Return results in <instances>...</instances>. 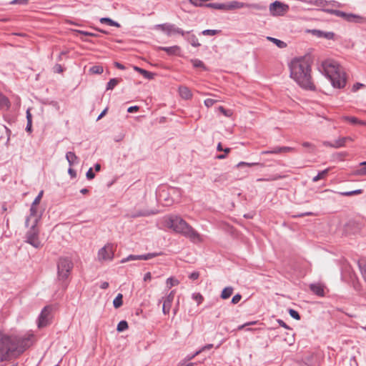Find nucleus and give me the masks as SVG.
<instances>
[{"instance_id": "1", "label": "nucleus", "mask_w": 366, "mask_h": 366, "mask_svg": "<svg viewBox=\"0 0 366 366\" xmlns=\"http://www.w3.org/2000/svg\"><path fill=\"white\" fill-rule=\"evenodd\" d=\"M34 342V335L5 334L0 332V362L9 361L23 354Z\"/></svg>"}, {"instance_id": "2", "label": "nucleus", "mask_w": 366, "mask_h": 366, "mask_svg": "<svg viewBox=\"0 0 366 366\" xmlns=\"http://www.w3.org/2000/svg\"><path fill=\"white\" fill-rule=\"evenodd\" d=\"M290 76L302 89L315 91L311 65L305 58H295L289 64Z\"/></svg>"}, {"instance_id": "3", "label": "nucleus", "mask_w": 366, "mask_h": 366, "mask_svg": "<svg viewBox=\"0 0 366 366\" xmlns=\"http://www.w3.org/2000/svg\"><path fill=\"white\" fill-rule=\"evenodd\" d=\"M165 225L174 232L189 239L194 243L202 242L201 235L183 218L178 215H170L165 219Z\"/></svg>"}, {"instance_id": "4", "label": "nucleus", "mask_w": 366, "mask_h": 366, "mask_svg": "<svg viewBox=\"0 0 366 366\" xmlns=\"http://www.w3.org/2000/svg\"><path fill=\"white\" fill-rule=\"evenodd\" d=\"M325 76L329 79L335 88H344L347 83L345 72L341 71L340 66L335 62L325 61L322 64Z\"/></svg>"}, {"instance_id": "5", "label": "nucleus", "mask_w": 366, "mask_h": 366, "mask_svg": "<svg viewBox=\"0 0 366 366\" xmlns=\"http://www.w3.org/2000/svg\"><path fill=\"white\" fill-rule=\"evenodd\" d=\"M74 264L68 257H60L57 262V281L63 291H65L69 284V277L73 269Z\"/></svg>"}, {"instance_id": "6", "label": "nucleus", "mask_w": 366, "mask_h": 366, "mask_svg": "<svg viewBox=\"0 0 366 366\" xmlns=\"http://www.w3.org/2000/svg\"><path fill=\"white\" fill-rule=\"evenodd\" d=\"M242 8L253 9L258 11H265L267 9L265 6L259 4H248L235 0L226 3H217V10L228 11Z\"/></svg>"}, {"instance_id": "7", "label": "nucleus", "mask_w": 366, "mask_h": 366, "mask_svg": "<svg viewBox=\"0 0 366 366\" xmlns=\"http://www.w3.org/2000/svg\"><path fill=\"white\" fill-rule=\"evenodd\" d=\"M38 219H35L33 224L26 233L25 242L31 244L36 249H39L43 247L39 239V229L37 227Z\"/></svg>"}, {"instance_id": "8", "label": "nucleus", "mask_w": 366, "mask_h": 366, "mask_svg": "<svg viewBox=\"0 0 366 366\" xmlns=\"http://www.w3.org/2000/svg\"><path fill=\"white\" fill-rule=\"evenodd\" d=\"M154 29L160 30L165 33L168 36L173 34H179L184 36L185 32L180 28L177 27L175 24L164 23L161 24H156L154 26Z\"/></svg>"}, {"instance_id": "9", "label": "nucleus", "mask_w": 366, "mask_h": 366, "mask_svg": "<svg viewBox=\"0 0 366 366\" xmlns=\"http://www.w3.org/2000/svg\"><path fill=\"white\" fill-rule=\"evenodd\" d=\"M269 13L273 16H284L290 10L289 5L280 1H275L269 6Z\"/></svg>"}, {"instance_id": "10", "label": "nucleus", "mask_w": 366, "mask_h": 366, "mask_svg": "<svg viewBox=\"0 0 366 366\" xmlns=\"http://www.w3.org/2000/svg\"><path fill=\"white\" fill-rule=\"evenodd\" d=\"M51 311L52 307L50 305H46L41 310L37 320V327L39 328L45 327L51 324Z\"/></svg>"}, {"instance_id": "11", "label": "nucleus", "mask_w": 366, "mask_h": 366, "mask_svg": "<svg viewBox=\"0 0 366 366\" xmlns=\"http://www.w3.org/2000/svg\"><path fill=\"white\" fill-rule=\"evenodd\" d=\"M114 244L111 243H107L98 252V258L99 260H112L114 259Z\"/></svg>"}, {"instance_id": "12", "label": "nucleus", "mask_w": 366, "mask_h": 366, "mask_svg": "<svg viewBox=\"0 0 366 366\" xmlns=\"http://www.w3.org/2000/svg\"><path fill=\"white\" fill-rule=\"evenodd\" d=\"M295 148L291 147H275L268 150L262 151L261 154H277L294 152Z\"/></svg>"}, {"instance_id": "13", "label": "nucleus", "mask_w": 366, "mask_h": 366, "mask_svg": "<svg viewBox=\"0 0 366 366\" xmlns=\"http://www.w3.org/2000/svg\"><path fill=\"white\" fill-rule=\"evenodd\" d=\"M174 290H172L164 298L163 301L162 312L164 315L169 313L172 302L174 298Z\"/></svg>"}, {"instance_id": "14", "label": "nucleus", "mask_w": 366, "mask_h": 366, "mask_svg": "<svg viewBox=\"0 0 366 366\" xmlns=\"http://www.w3.org/2000/svg\"><path fill=\"white\" fill-rule=\"evenodd\" d=\"M159 50L164 51L169 56H180L181 48L177 45L172 46H159Z\"/></svg>"}, {"instance_id": "15", "label": "nucleus", "mask_w": 366, "mask_h": 366, "mask_svg": "<svg viewBox=\"0 0 366 366\" xmlns=\"http://www.w3.org/2000/svg\"><path fill=\"white\" fill-rule=\"evenodd\" d=\"M310 290L318 297H325V287L322 284L315 283L310 285Z\"/></svg>"}, {"instance_id": "16", "label": "nucleus", "mask_w": 366, "mask_h": 366, "mask_svg": "<svg viewBox=\"0 0 366 366\" xmlns=\"http://www.w3.org/2000/svg\"><path fill=\"white\" fill-rule=\"evenodd\" d=\"M320 10L327 14H330L335 15L338 17H341L343 19H345V21H347L348 13H346V12L340 11V10H337V9H320Z\"/></svg>"}, {"instance_id": "17", "label": "nucleus", "mask_w": 366, "mask_h": 366, "mask_svg": "<svg viewBox=\"0 0 366 366\" xmlns=\"http://www.w3.org/2000/svg\"><path fill=\"white\" fill-rule=\"evenodd\" d=\"M345 139L343 137L339 138L338 139L335 140L334 143H332L328 141H325L323 142V145L328 147L335 148L338 149L340 147H343L345 146Z\"/></svg>"}, {"instance_id": "18", "label": "nucleus", "mask_w": 366, "mask_h": 366, "mask_svg": "<svg viewBox=\"0 0 366 366\" xmlns=\"http://www.w3.org/2000/svg\"><path fill=\"white\" fill-rule=\"evenodd\" d=\"M346 21L351 23L362 24L366 21V19L358 14L348 13Z\"/></svg>"}, {"instance_id": "19", "label": "nucleus", "mask_w": 366, "mask_h": 366, "mask_svg": "<svg viewBox=\"0 0 366 366\" xmlns=\"http://www.w3.org/2000/svg\"><path fill=\"white\" fill-rule=\"evenodd\" d=\"M66 159L69 163V167L77 164L79 162V158L73 152H67L66 154Z\"/></svg>"}, {"instance_id": "20", "label": "nucleus", "mask_w": 366, "mask_h": 366, "mask_svg": "<svg viewBox=\"0 0 366 366\" xmlns=\"http://www.w3.org/2000/svg\"><path fill=\"white\" fill-rule=\"evenodd\" d=\"M133 69L134 71L139 72L140 74H142L145 79H153L156 74L152 73L151 71H147L142 68H140L137 66H134Z\"/></svg>"}, {"instance_id": "21", "label": "nucleus", "mask_w": 366, "mask_h": 366, "mask_svg": "<svg viewBox=\"0 0 366 366\" xmlns=\"http://www.w3.org/2000/svg\"><path fill=\"white\" fill-rule=\"evenodd\" d=\"M179 93L180 97L184 99H190L192 97V93L191 90L184 86H180L179 87Z\"/></svg>"}, {"instance_id": "22", "label": "nucleus", "mask_w": 366, "mask_h": 366, "mask_svg": "<svg viewBox=\"0 0 366 366\" xmlns=\"http://www.w3.org/2000/svg\"><path fill=\"white\" fill-rule=\"evenodd\" d=\"M11 107V102L8 97L0 92V109L9 110Z\"/></svg>"}, {"instance_id": "23", "label": "nucleus", "mask_w": 366, "mask_h": 366, "mask_svg": "<svg viewBox=\"0 0 366 366\" xmlns=\"http://www.w3.org/2000/svg\"><path fill=\"white\" fill-rule=\"evenodd\" d=\"M342 119L348 122L351 124H360L366 126V122L359 119L358 118L355 117H350V116H344L342 117Z\"/></svg>"}, {"instance_id": "24", "label": "nucleus", "mask_w": 366, "mask_h": 366, "mask_svg": "<svg viewBox=\"0 0 366 366\" xmlns=\"http://www.w3.org/2000/svg\"><path fill=\"white\" fill-rule=\"evenodd\" d=\"M357 264L360 270L361 274L366 282V258H360L357 262Z\"/></svg>"}, {"instance_id": "25", "label": "nucleus", "mask_w": 366, "mask_h": 366, "mask_svg": "<svg viewBox=\"0 0 366 366\" xmlns=\"http://www.w3.org/2000/svg\"><path fill=\"white\" fill-rule=\"evenodd\" d=\"M162 254V252H151L145 254L136 255V260H148Z\"/></svg>"}, {"instance_id": "26", "label": "nucleus", "mask_w": 366, "mask_h": 366, "mask_svg": "<svg viewBox=\"0 0 366 366\" xmlns=\"http://www.w3.org/2000/svg\"><path fill=\"white\" fill-rule=\"evenodd\" d=\"M287 177V175L285 174H272L269 176L267 178H259L257 179L258 182H271V181H276L278 179H284Z\"/></svg>"}, {"instance_id": "27", "label": "nucleus", "mask_w": 366, "mask_h": 366, "mask_svg": "<svg viewBox=\"0 0 366 366\" xmlns=\"http://www.w3.org/2000/svg\"><path fill=\"white\" fill-rule=\"evenodd\" d=\"M155 212L152 211H148V210H141V211H137L130 214L131 218H137L139 217H148L151 214H154Z\"/></svg>"}, {"instance_id": "28", "label": "nucleus", "mask_w": 366, "mask_h": 366, "mask_svg": "<svg viewBox=\"0 0 366 366\" xmlns=\"http://www.w3.org/2000/svg\"><path fill=\"white\" fill-rule=\"evenodd\" d=\"M233 290H234V289L232 287H224L221 292L220 297L222 300L228 299L232 295Z\"/></svg>"}, {"instance_id": "29", "label": "nucleus", "mask_w": 366, "mask_h": 366, "mask_svg": "<svg viewBox=\"0 0 366 366\" xmlns=\"http://www.w3.org/2000/svg\"><path fill=\"white\" fill-rule=\"evenodd\" d=\"M99 21L102 24H106L109 26H115L117 28L120 27V24L117 21H115L109 17H102L100 19Z\"/></svg>"}, {"instance_id": "30", "label": "nucleus", "mask_w": 366, "mask_h": 366, "mask_svg": "<svg viewBox=\"0 0 366 366\" xmlns=\"http://www.w3.org/2000/svg\"><path fill=\"white\" fill-rule=\"evenodd\" d=\"M194 68H201L204 71H207V68L202 61L198 59H192L190 60Z\"/></svg>"}, {"instance_id": "31", "label": "nucleus", "mask_w": 366, "mask_h": 366, "mask_svg": "<svg viewBox=\"0 0 366 366\" xmlns=\"http://www.w3.org/2000/svg\"><path fill=\"white\" fill-rule=\"evenodd\" d=\"M167 194H166V193L164 192V191H163V192L159 194V201H161V202H162V200H164L163 204H164L165 206H169V205H171V204H173L174 200H173V199H170V198H169V197H167L166 196Z\"/></svg>"}, {"instance_id": "32", "label": "nucleus", "mask_w": 366, "mask_h": 366, "mask_svg": "<svg viewBox=\"0 0 366 366\" xmlns=\"http://www.w3.org/2000/svg\"><path fill=\"white\" fill-rule=\"evenodd\" d=\"M121 80H122L121 79H118V78H112V79H111L107 82L106 89L107 90H112V89H113L121 81Z\"/></svg>"}, {"instance_id": "33", "label": "nucleus", "mask_w": 366, "mask_h": 366, "mask_svg": "<svg viewBox=\"0 0 366 366\" xmlns=\"http://www.w3.org/2000/svg\"><path fill=\"white\" fill-rule=\"evenodd\" d=\"M123 305V295L121 293H119L117 297L114 298L113 301L114 307L117 309L119 308Z\"/></svg>"}, {"instance_id": "34", "label": "nucleus", "mask_w": 366, "mask_h": 366, "mask_svg": "<svg viewBox=\"0 0 366 366\" xmlns=\"http://www.w3.org/2000/svg\"><path fill=\"white\" fill-rule=\"evenodd\" d=\"M355 174L358 176L366 175V162H362L360 164V168L355 172Z\"/></svg>"}, {"instance_id": "35", "label": "nucleus", "mask_w": 366, "mask_h": 366, "mask_svg": "<svg viewBox=\"0 0 366 366\" xmlns=\"http://www.w3.org/2000/svg\"><path fill=\"white\" fill-rule=\"evenodd\" d=\"M330 169L327 168L321 172H319L318 174L313 177L312 182H316L319 181L320 179H323L329 172Z\"/></svg>"}, {"instance_id": "36", "label": "nucleus", "mask_w": 366, "mask_h": 366, "mask_svg": "<svg viewBox=\"0 0 366 366\" xmlns=\"http://www.w3.org/2000/svg\"><path fill=\"white\" fill-rule=\"evenodd\" d=\"M243 166H247L249 167H253V166H259L261 167H264V164L263 163H260V162L249 163V162H240L237 164V167H241Z\"/></svg>"}, {"instance_id": "37", "label": "nucleus", "mask_w": 366, "mask_h": 366, "mask_svg": "<svg viewBox=\"0 0 366 366\" xmlns=\"http://www.w3.org/2000/svg\"><path fill=\"white\" fill-rule=\"evenodd\" d=\"M362 192H363L362 189H355V190H352V191H350V192H339V194L341 196L350 197V196H352V195L360 194Z\"/></svg>"}, {"instance_id": "38", "label": "nucleus", "mask_w": 366, "mask_h": 366, "mask_svg": "<svg viewBox=\"0 0 366 366\" xmlns=\"http://www.w3.org/2000/svg\"><path fill=\"white\" fill-rule=\"evenodd\" d=\"M267 39L277 45L279 48L283 49L287 46V44L283 41L273 37H267Z\"/></svg>"}, {"instance_id": "39", "label": "nucleus", "mask_w": 366, "mask_h": 366, "mask_svg": "<svg viewBox=\"0 0 366 366\" xmlns=\"http://www.w3.org/2000/svg\"><path fill=\"white\" fill-rule=\"evenodd\" d=\"M128 322L126 320H121L117 325V332H121L128 329Z\"/></svg>"}, {"instance_id": "40", "label": "nucleus", "mask_w": 366, "mask_h": 366, "mask_svg": "<svg viewBox=\"0 0 366 366\" xmlns=\"http://www.w3.org/2000/svg\"><path fill=\"white\" fill-rule=\"evenodd\" d=\"M103 71V66L99 65H94L89 69V72L94 74H101Z\"/></svg>"}, {"instance_id": "41", "label": "nucleus", "mask_w": 366, "mask_h": 366, "mask_svg": "<svg viewBox=\"0 0 366 366\" xmlns=\"http://www.w3.org/2000/svg\"><path fill=\"white\" fill-rule=\"evenodd\" d=\"M187 40L190 43V44L194 47H199L200 46L199 40L194 34L189 36Z\"/></svg>"}, {"instance_id": "42", "label": "nucleus", "mask_w": 366, "mask_h": 366, "mask_svg": "<svg viewBox=\"0 0 366 366\" xmlns=\"http://www.w3.org/2000/svg\"><path fill=\"white\" fill-rule=\"evenodd\" d=\"M329 5L332 6L333 7H337V8H340L342 6V4H340V2L337 1H335V0L327 1L326 0V3L324 5L323 9H327L326 6H327Z\"/></svg>"}, {"instance_id": "43", "label": "nucleus", "mask_w": 366, "mask_h": 366, "mask_svg": "<svg viewBox=\"0 0 366 366\" xmlns=\"http://www.w3.org/2000/svg\"><path fill=\"white\" fill-rule=\"evenodd\" d=\"M192 298L197 302L198 305H199L204 301V297L199 292L193 293Z\"/></svg>"}, {"instance_id": "44", "label": "nucleus", "mask_w": 366, "mask_h": 366, "mask_svg": "<svg viewBox=\"0 0 366 366\" xmlns=\"http://www.w3.org/2000/svg\"><path fill=\"white\" fill-rule=\"evenodd\" d=\"M289 314L292 318H294L296 320H300L301 319V316L299 314V312L294 309H290Z\"/></svg>"}, {"instance_id": "45", "label": "nucleus", "mask_w": 366, "mask_h": 366, "mask_svg": "<svg viewBox=\"0 0 366 366\" xmlns=\"http://www.w3.org/2000/svg\"><path fill=\"white\" fill-rule=\"evenodd\" d=\"M219 31H220L215 29H205L202 32V34L205 36H213L217 34Z\"/></svg>"}, {"instance_id": "46", "label": "nucleus", "mask_w": 366, "mask_h": 366, "mask_svg": "<svg viewBox=\"0 0 366 366\" xmlns=\"http://www.w3.org/2000/svg\"><path fill=\"white\" fill-rule=\"evenodd\" d=\"M178 284L179 281L177 280L174 279L173 277H169L167 280V285L169 288Z\"/></svg>"}, {"instance_id": "47", "label": "nucleus", "mask_w": 366, "mask_h": 366, "mask_svg": "<svg viewBox=\"0 0 366 366\" xmlns=\"http://www.w3.org/2000/svg\"><path fill=\"white\" fill-rule=\"evenodd\" d=\"M218 109H219V111L221 113H222L225 117H230V116L232 114V113L231 110L226 109H224L222 106L219 107Z\"/></svg>"}, {"instance_id": "48", "label": "nucleus", "mask_w": 366, "mask_h": 366, "mask_svg": "<svg viewBox=\"0 0 366 366\" xmlns=\"http://www.w3.org/2000/svg\"><path fill=\"white\" fill-rule=\"evenodd\" d=\"M75 31L78 34H82L84 36H94V37L98 36V34H97L83 31V30H75Z\"/></svg>"}, {"instance_id": "49", "label": "nucleus", "mask_w": 366, "mask_h": 366, "mask_svg": "<svg viewBox=\"0 0 366 366\" xmlns=\"http://www.w3.org/2000/svg\"><path fill=\"white\" fill-rule=\"evenodd\" d=\"M86 177L89 180H92L95 177V174L92 170V168H89L86 173Z\"/></svg>"}, {"instance_id": "50", "label": "nucleus", "mask_w": 366, "mask_h": 366, "mask_svg": "<svg viewBox=\"0 0 366 366\" xmlns=\"http://www.w3.org/2000/svg\"><path fill=\"white\" fill-rule=\"evenodd\" d=\"M217 101L213 99H207L204 100V105L207 107H212Z\"/></svg>"}, {"instance_id": "51", "label": "nucleus", "mask_w": 366, "mask_h": 366, "mask_svg": "<svg viewBox=\"0 0 366 366\" xmlns=\"http://www.w3.org/2000/svg\"><path fill=\"white\" fill-rule=\"evenodd\" d=\"M242 299V295L240 294H236L235 295L233 296V297L232 298V304L233 305H236Z\"/></svg>"}, {"instance_id": "52", "label": "nucleus", "mask_w": 366, "mask_h": 366, "mask_svg": "<svg viewBox=\"0 0 366 366\" xmlns=\"http://www.w3.org/2000/svg\"><path fill=\"white\" fill-rule=\"evenodd\" d=\"M43 194H44V191L43 190L40 191L39 194L36 197V198L33 201L32 204H36V205L39 204L41 201V199L43 196Z\"/></svg>"}, {"instance_id": "53", "label": "nucleus", "mask_w": 366, "mask_h": 366, "mask_svg": "<svg viewBox=\"0 0 366 366\" xmlns=\"http://www.w3.org/2000/svg\"><path fill=\"white\" fill-rule=\"evenodd\" d=\"M53 70L55 73H62L64 71V68L59 64H56L53 68Z\"/></svg>"}, {"instance_id": "54", "label": "nucleus", "mask_w": 366, "mask_h": 366, "mask_svg": "<svg viewBox=\"0 0 366 366\" xmlns=\"http://www.w3.org/2000/svg\"><path fill=\"white\" fill-rule=\"evenodd\" d=\"M257 323V321L247 322L242 325L238 326L237 330H241L244 329L246 326L254 325H256Z\"/></svg>"}, {"instance_id": "55", "label": "nucleus", "mask_w": 366, "mask_h": 366, "mask_svg": "<svg viewBox=\"0 0 366 366\" xmlns=\"http://www.w3.org/2000/svg\"><path fill=\"white\" fill-rule=\"evenodd\" d=\"M11 4H21V5H27L29 4V0H13L10 2Z\"/></svg>"}, {"instance_id": "56", "label": "nucleus", "mask_w": 366, "mask_h": 366, "mask_svg": "<svg viewBox=\"0 0 366 366\" xmlns=\"http://www.w3.org/2000/svg\"><path fill=\"white\" fill-rule=\"evenodd\" d=\"M29 212H30L29 216H31V217L36 216L37 214L36 205L31 204Z\"/></svg>"}, {"instance_id": "57", "label": "nucleus", "mask_w": 366, "mask_h": 366, "mask_svg": "<svg viewBox=\"0 0 366 366\" xmlns=\"http://www.w3.org/2000/svg\"><path fill=\"white\" fill-rule=\"evenodd\" d=\"M132 260H136V255L135 254H129L128 257H125V258H123L122 260H121V263H125L128 261H132Z\"/></svg>"}, {"instance_id": "58", "label": "nucleus", "mask_w": 366, "mask_h": 366, "mask_svg": "<svg viewBox=\"0 0 366 366\" xmlns=\"http://www.w3.org/2000/svg\"><path fill=\"white\" fill-rule=\"evenodd\" d=\"M363 86H365V85H364L363 84H362V83H359V82L355 83V84H353V86H352V91L353 92H357L358 89H360V88H362V87H363Z\"/></svg>"}, {"instance_id": "59", "label": "nucleus", "mask_w": 366, "mask_h": 366, "mask_svg": "<svg viewBox=\"0 0 366 366\" xmlns=\"http://www.w3.org/2000/svg\"><path fill=\"white\" fill-rule=\"evenodd\" d=\"M189 1L196 6H204V5L202 0H189Z\"/></svg>"}, {"instance_id": "60", "label": "nucleus", "mask_w": 366, "mask_h": 366, "mask_svg": "<svg viewBox=\"0 0 366 366\" xmlns=\"http://www.w3.org/2000/svg\"><path fill=\"white\" fill-rule=\"evenodd\" d=\"M335 36V34L331 31L325 32L324 31L323 37L327 39H333Z\"/></svg>"}, {"instance_id": "61", "label": "nucleus", "mask_w": 366, "mask_h": 366, "mask_svg": "<svg viewBox=\"0 0 366 366\" xmlns=\"http://www.w3.org/2000/svg\"><path fill=\"white\" fill-rule=\"evenodd\" d=\"M199 277V272H192L189 276V278L192 280H197L198 278Z\"/></svg>"}, {"instance_id": "62", "label": "nucleus", "mask_w": 366, "mask_h": 366, "mask_svg": "<svg viewBox=\"0 0 366 366\" xmlns=\"http://www.w3.org/2000/svg\"><path fill=\"white\" fill-rule=\"evenodd\" d=\"M68 174L71 177V178H76V172L71 168V167H69L68 169Z\"/></svg>"}, {"instance_id": "63", "label": "nucleus", "mask_w": 366, "mask_h": 366, "mask_svg": "<svg viewBox=\"0 0 366 366\" xmlns=\"http://www.w3.org/2000/svg\"><path fill=\"white\" fill-rule=\"evenodd\" d=\"M194 363L193 362H187L186 360H182L179 362L177 366H194Z\"/></svg>"}, {"instance_id": "64", "label": "nucleus", "mask_w": 366, "mask_h": 366, "mask_svg": "<svg viewBox=\"0 0 366 366\" xmlns=\"http://www.w3.org/2000/svg\"><path fill=\"white\" fill-rule=\"evenodd\" d=\"M139 107L138 106H132V107H129L128 109H127V112L129 113H133L134 112H137L139 111Z\"/></svg>"}]
</instances>
